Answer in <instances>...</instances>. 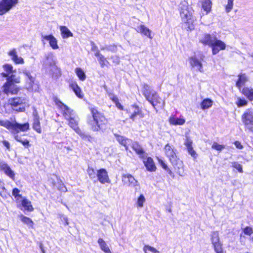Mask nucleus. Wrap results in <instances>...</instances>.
<instances>
[{
  "label": "nucleus",
  "mask_w": 253,
  "mask_h": 253,
  "mask_svg": "<svg viewBox=\"0 0 253 253\" xmlns=\"http://www.w3.org/2000/svg\"><path fill=\"white\" fill-rule=\"evenodd\" d=\"M57 187L58 190L62 192H66L67 189L62 181L60 180L57 184Z\"/></svg>",
  "instance_id": "obj_46"
},
{
  "label": "nucleus",
  "mask_w": 253,
  "mask_h": 253,
  "mask_svg": "<svg viewBox=\"0 0 253 253\" xmlns=\"http://www.w3.org/2000/svg\"><path fill=\"white\" fill-rule=\"evenodd\" d=\"M212 101L209 99H204L201 103V108L203 109H207L210 108L212 105Z\"/></svg>",
  "instance_id": "obj_41"
},
{
  "label": "nucleus",
  "mask_w": 253,
  "mask_h": 253,
  "mask_svg": "<svg viewBox=\"0 0 253 253\" xmlns=\"http://www.w3.org/2000/svg\"><path fill=\"white\" fill-rule=\"evenodd\" d=\"M234 144L236 146V148H237L238 149H241L243 148L242 145H241V143L239 141H235Z\"/></svg>",
  "instance_id": "obj_59"
},
{
  "label": "nucleus",
  "mask_w": 253,
  "mask_h": 253,
  "mask_svg": "<svg viewBox=\"0 0 253 253\" xmlns=\"http://www.w3.org/2000/svg\"><path fill=\"white\" fill-rule=\"evenodd\" d=\"M99 181L101 184L110 183V180L108 174V172L105 169H100L97 170L96 179L94 182Z\"/></svg>",
  "instance_id": "obj_11"
},
{
  "label": "nucleus",
  "mask_w": 253,
  "mask_h": 253,
  "mask_svg": "<svg viewBox=\"0 0 253 253\" xmlns=\"http://www.w3.org/2000/svg\"><path fill=\"white\" fill-rule=\"evenodd\" d=\"M98 243L101 249L105 253H112L109 247L107 246V244L103 239L99 238L98 240Z\"/></svg>",
  "instance_id": "obj_35"
},
{
  "label": "nucleus",
  "mask_w": 253,
  "mask_h": 253,
  "mask_svg": "<svg viewBox=\"0 0 253 253\" xmlns=\"http://www.w3.org/2000/svg\"><path fill=\"white\" fill-rule=\"evenodd\" d=\"M147 169L150 171H155L156 167L153 159L151 157L147 158L146 161H143Z\"/></svg>",
  "instance_id": "obj_28"
},
{
  "label": "nucleus",
  "mask_w": 253,
  "mask_h": 253,
  "mask_svg": "<svg viewBox=\"0 0 253 253\" xmlns=\"http://www.w3.org/2000/svg\"><path fill=\"white\" fill-rule=\"evenodd\" d=\"M212 3L210 0H204L202 2V7L207 12H209L211 9Z\"/></svg>",
  "instance_id": "obj_39"
},
{
  "label": "nucleus",
  "mask_w": 253,
  "mask_h": 253,
  "mask_svg": "<svg viewBox=\"0 0 253 253\" xmlns=\"http://www.w3.org/2000/svg\"><path fill=\"white\" fill-rule=\"evenodd\" d=\"M56 105L62 110L63 115L67 120L76 115L75 112L60 100L56 101Z\"/></svg>",
  "instance_id": "obj_12"
},
{
  "label": "nucleus",
  "mask_w": 253,
  "mask_h": 253,
  "mask_svg": "<svg viewBox=\"0 0 253 253\" xmlns=\"http://www.w3.org/2000/svg\"><path fill=\"white\" fill-rule=\"evenodd\" d=\"M8 55L11 57V59L16 64H24V59L21 57H19L17 55L15 49H13L8 52Z\"/></svg>",
  "instance_id": "obj_23"
},
{
  "label": "nucleus",
  "mask_w": 253,
  "mask_h": 253,
  "mask_svg": "<svg viewBox=\"0 0 253 253\" xmlns=\"http://www.w3.org/2000/svg\"><path fill=\"white\" fill-rule=\"evenodd\" d=\"M167 171H168V173L172 177V178H174V173L171 171V170L170 169H168Z\"/></svg>",
  "instance_id": "obj_63"
},
{
  "label": "nucleus",
  "mask_w": 253,
  "mask_h": 253,
  "mask_svg": "<svg viewBox=\"0 0 253 253\" xmlns=\"http://www.w3.org/2000/svg\"><path fill=\"white\" fill-rule=\"evenodd\" d=\"M8 103L16 111L23 112L26 106V99L24 97H16L8 99Z\"/></svg>",
  "instance_id": "obj_8"
},
{
  "label": "nucleus",
  "mask_w": 253,
  "mask_h": 253,
  "mask_svg": "<svg viewBox=\"0 0 253 253\" xmlns=\"http://www.w3.org/2000/svg\"><path fill=\"white\" fill-rule=\"evenodd\" d=\"M75 72L80 80L84 81L86 79V75L84 71L80 68H77Z\"/></svg>",
  "instance_id": "obj_38"
},
{
  "label": "nucleus",
  "mask_w": 253,
  "mask_h": 253,
  "mask_svg": "<svg viewBox=\"0 0 253 253\" xmlns=\"http://www.w3.org/2000/svg\"><path fill=\"white\" fill-rule=\"evenodd\" d=\"M63 38L65 39L69 37H73V33L66 26H61L60 28Z\"/></svg>",
  "instance_id": "obj_34"
},
{
  "label": "nucleus",
  "mask_w": 253,
  "mask_h": 253,
  "mask_svg": "<svg viewBox=\"0 0 253 253\" xmlns=\"http://www.w3.org/2000/svg\"><path fill=\"white\" fill-rule=\"evenodd\" d=\"M20 192V190L17 188H14L12 190V195L15 197L16 201L22 198V195L19 194Z\"/></svg>",
  "instance_id": "obj_45"
},
{
  "label": "nucleus",
  "mask_w": 253,
  "mask_h": 253,
  "mask_svg": "<svg viewBox=\"0 0 253 253\" xmlns=\"http://www.w3.org/2000/svg\"><path fill=\"white\" fill-rule=\"evenodd\" d=\"M90 111L92 117L88 118L87 123L91 130L94 132H104L107 129V119L95 108H91Z\"/></svg>",
  "instance_id": "obj_2"
},
{
  "label": "nucleus",
  "mask_w": 253,
  "mask_h": 253,
  "mask_svg": "<svg viewBox=\"0 0 253 253\" xmlns=\"http://www.w3.org/2000/svg\"><path fill=\"white\" fill-rule=\"evenodd\" d=\"M212 148L218 151H222L225 148V146L223 145H220L216 142H214L212 145Z\"/></svg>",
  "instance_id": "obj_51"
},
{
  "label": "nucleus",
  "mask_w": 253,
  "mask_h": 253,
  "mask_svg": "<svg viewBox=\"0 0 253 253\" xmlns=\"http://www.w3.org/2000/svg\"><path fill=\"white\" fill-rule=\"evenodd\" d=\"M19 0H1L0 1V15L9 11L18 3Z\"/></svg>",
  "instance_id": "obj_9"
},
{
  "label": "nucleus",
  "mask_w": 253,
  "mask_h": 253,
  "mask_svg": "<svg viewBox=\"0 0 253 253\" xmlns=\"http://www.w3.org/2000/svg\"><path fill=\"white\" fill-rule=\"evenodd\" d=\"M113 59V62L116 64H119L120 62L119 58L117 56H114L112 57Z\"/></svg>",
  "instance_id": "obj_58"
},
{
  "label": "nucleus",
  "mask_w": 253,
  "mask_h": 253,
  "mask_svg": "<svg viewBox=\"0 0 253 253\" xmlns=\"http://www.w3.org/2000/svg\"><path fill=\"white\" fill-rule=\"evenodd\" d=\"M49 73L53 78H58L61 75L60 70L56 64L48 67Z\"/></svg>",
  "instance_id": "obj_29"
},
{
  "label": "nucleus",
  "mask_w": 253,
  "mask_h": 253,
  "mask_svg": "<svg viewBox=\"0 0 253 253\" xmlns=\"http://www.w3.org/2000/svg\"><path fill=\"white\" fill-rule=\"evenodd\" d=\"M18 91L16 85L12 82L7 81L2 86V92L7 95L16 94Z\"/></svg>",
  "instance_id": "obj_13"
},
{
  "label": "nucleus",
  "mask_w": 253,
  "mask_h": 253,
  "mask_svg": "<svg viewBox=\"0 0 253 253\" xmlns=\"http://www.w3.org/2000/svg\"><path fill=\"white\" fill-rule=\"evenodd\" d=\"M25 76L26 87L28 90L36 91L38 88L36 83V74L31 67H26L22 70Z\"/></svg>",
  "instance_id": "obj_5"
},
{
  "label": "nucleus",
  "mask_w": 253,
  "mask_h": 253,
  "mask_svg": "<svg viewBox=\"0 0 253 253\" xmlns=\"http://www.w3.org/2000/svg\"><path fill=\"white\" fill-rule=\"evenodd\" d=\"M0 126L11 130L12 133L14 135L15 139L17 141L21 143L25 148H28L30 146L29 141L18 134V133L20 131H25L29 129V123H26L23 124H20L16 122L12 123L8 121L0 120Z\"/></svg>",
  "instance_id": "obj_1"
},
{
  "label": "nucleus",
  "mask_w": 253,
  "mask_h": 253,
  "mask_svg": "<svg viewBox=\"0 0 253 253\" xmlns=\"http://www.w3.org/2000/svg\"><path fill=\"white\" fill-rule=\"evenodd\" d=\"M236 104L239 107H241L247 105L248 102L244 99L239 98L238 99V101Z\"/></svg>",
  "instance_id": "obj_52"
},
{
  "label": "nucleus",
  "mask_w": 253,
  "mask_h": 253,
  "mask_svg": "<svg viewBox=\"0 0 253 253\" xmlns=\"http://www.w3.org/2000/svg\"><path fill=\"white\" fill-rule=\"evenodd\" d=\"M34 116V123L33 125V128L34 130H35L38 133L41 132V127L40 126V122L39 120V117L38 115L37 112L36 111L33 113Z\"/></svg>",
  "instance_id": "obj_27"
},
{
  "label": "nucleus",
  "mask_w": 253,
  "mask_h": 253,
  "mask_svg": "<svg viewBox=\"0 0 253 253\" xmlns=\"http://www.w3.org/2000/svg\"><path fill=\"white\" fill-rule=\"evenodd\" d=\"M192 141L189 139L188 138H187L184 144L187 149L189 154L191 155V156L194 158H196L197 157V154L196 152L195 151V150L193 149V147L192 146Z\"/></svg>",
  "instance_id": "obj_25"
},
{
  "label": "nucleus",
  "mask_w": 253,
  "mask_h": 253,
  "mask_svg": "<svg viewBox=\"0 0 253 253\" xmlns=\"http://www.w3.org/2000/svg\"><path fill=\"white\" fill-rule=\"evenodd\" d=\"M211 241L214 249H216L217 250L219 247L222 246V243L220 242L219 235L217 231L212 233Z\"/></svg>",
  "instance_id": "obj_21"
},
{
  "label": "nucleus",
  "mask_w": 253,
  "mask_h": 253,
  "mask_svg": "<svg viewBox=\"0 0 253 253\" xmlns=\"http://www.w3.org/2000/svg\"><path fill=\"white\" fill-rule=\"evenodd\" d=\"M244 233L247 235H251L253 233V229L252 227L247 226L243 230Z\"/></svg>",
  "instance_id": "obj_54"
},
{
  "label": "nucleus",
  "mask_w": 253,
  "mask_h": 253,
  "mask_svg": "<svg viewBox=\"0 0 253 253\" xmlns=\"http://www.w3.org/2000/svg\"><path fill=\"white\" fill-rule=\"evenodd\" d=\"M138 29L139 32L141 34L146 36L150 39L152 38V37L151 36V31L144 25H140L139 27H138Z\"/></svg>",
  "instance_id": "obj_36"
},
{
  "label": "nucleus",
  "mask_w": 253,
  "mask_h": 253,
  "mask_svg": "<svg viewBox=\"0 0 253 253\" xmlns=\"http://www.w3.org/2000/svg\"><path fill=\"white\" fill-rule=\"evenodd\" d=\"M142 94L146 99L156 109V107H163L165 104L164 100L158 95L149 85L144 84L142 87Z\"/></svg>",
  "instance_id": "obj_3"
},
{
  "label": "nucleus",
  "mask_w": 253,
  "mask_h": 253,
  "mask_svg": "<svg viewBox=\"0 0 253 253\" xmlns=\"http://www.w3.org/2000/svg\"><path fill=\"white\" fill-rule=\"evenodd\" d=\"M215 36H212L210 34L205 33L200 36L199 41L203 44L211 46L214 40H215Z\"/></svg>",
  "instance_id": "obj_17"
},
{
  "label": "nucleus",
  "mask_w": 253,
  "mask_h": 253,
  "mask_svg": "<svg viewBox=\"0 0 253 253\" xmlns=\"http://www.w3.org/2000/svg\"><path fill=\"white\" fill-rule=\"evenodd\" d=\"M146 249H148L149 251H150L154 253H158V251L155 248L152 247L151 246H148V245L145 246V247L144 248V251L145 252H146Z\"/></svg>",
  "instance_id": "obj_55"
},
{
  "label": "nucleus",
  "mask_w": 253,
  "mask_h": 253,
  "mask_svg": "<svg viewBox=\"0 0 253 253\" xmlns=\"http://www.w3.org/2000/svg\"><path fill=\"white\" fill-rule=\"evenodd\" d=\"M101 49L102 50L106 49L108 51H111L112 52H115L117 51V47L116 45L113 44V45H110L106 46L105 47H102V48H101Z\"/></svg>",
  "instance_id": "obj_50"
},
{
  "label": "nucleus",
  "mask_w": 253,
  "mask_h": 253,
  "mask_svg": "<svg viewBox=\"0 0 253 253\" xmlns=\"http://www.w3.org/2000/svg\"><path fill=\"white\" fill-rule=\"evenodd\" d=\"M166 156L169 158V160L173 165L174 168L178 169L179 170L182 168V162L177 158L176 155V150L173 146L170 145L169 144H167L164 148Z\"/></svg>",
  "instance_id": "obj_6"
},
{
  "label": "nucleus",
  "mask_w": 253,
  "mask_h": 253,
  "mask_svg": "<svg viewBox=\"0 0 253 253\" xmlns=\"http://www.w3.org/2000/svg\"><path fill=\"white\" fill-rule=\"evenodd\" d=\"M20 220L24 223L26 224L31 227H33V222L30 218L25 216L21 214L20 216Z\"/></svg>",
  "instance_id": "obj_40"
},
{
  "label": "nucleus",
  "mask_w": 253,
  "mask_h": 253,
  "mask_svg": "<svg viewBox=\"0 0 253 253\" xmlns=\"http://www.w3.org/2000/svg\"><path fill=\"white\" fill-rule=\"evenodd\" d=\"M0 169L11 179H14L15 173L8 165L3 161H0Z\"/></svg>",
  "instance_id": "obj_19"
},
{
  "label": "nucleus",
  "mask_w": 253,
  "mask_h": 253,
  "mask_svg": "<svg viewBox=\"0 0 253 253\" xmlns=\"http://www.w3.org/2000/svg\"><path fill=\"white\" fill-rule=\"evenodd\" d=\"M114 136L116 137L118 142L124 146L126 150H127L128 147L127 145H130L131 143V140L128 139L125 136L120 135L118 134H114Z\"/></svg>",
  "instance_id": "obj_22"
},
{
  "label": "nucleus",
  "mask_w": 253,
  "mask_h": 253,
  "mask_svg": "<svg viewBox=\"0 0 253 253\" xmlns=\"http://www.w3.org/2000/svg\"><path fill=\"white\" fill-rule=\"evenodd\" d=\"M169 122L170 124L172 125H183L185 121L183 119L176 118L174 117H170L169 119Z\"/></svg>",
  "instance_id": "obj_37"
},
{
  "label": "nucleus",
  "mask_w": 253,
  "mask_h": 253,
  "mask_svg": "<svg viewBox=\"0 0 253 253\" xmlns=\"http://www.w3.org/2000/svg\"><path fill=\"white\" fill-rule=\"evenodd\" d=\"M70 87L73 89L76 95L80 98H82L84 95L81 89L76 83H73L70 84Z\"/></svg>",
  "instance_id": "obj_31"
},
{
  "label": "nucleus",
  "mask_w": 253,
  "mask_h": 253,
  "mask_svg": "<svg viewBox=\"0 0 253 253\" xmlns=\"http://www.w3.org/2000/svg\"><path fill=\"white\" fill-rule=\"evenodd\" d=\"M205 56L203 54L194 55L189 58V63L192 68L195 69L197 71L204 72L202 61H204Z\"/></svg>",
  "instance_id": "obj_7"
},
{
  "label": "nucleus",
  "mask_w": 253,
  "mask_h": 253,
  "mask_svg": "<svg viewBox=\"0 0 253 253\" xmlns=\"http://www.w3.org/2000/svg\"><path fill=\"white\" fill-rule=\"evenodd\" d=\"M116 106L119 108L120 109V110H123V106L120 103H119V102H117L116 104Z\"/></svg>",
  "instance_id": "obj_64"
},
{
  "label": "nucleus",
  "mask_w": 253,
  "mask_h": 253,
  "mask_svg": "<svg viewBox=\"0 0 253 253\" xmlns=\"http://www.w3.org/2000/svg\"><path fill=\"white\" fill-rule=\"evenodd\" d=\"M238 80L236 82V86L240 89L241 87L244 85L246 82L248 81V78L245 74H240L238 76Z\"/></svg>",
  "instance_id": "obj_24"
},
{
  "label": "nucleus",
  "mask_w": 253,
  "mask_h": 253,
  "mask_svg": "<svg viewBox=\"0 0 253 253\" xmlns=\"http://www.w3.org/2000/svg\"><path fill=\"white\" fill-rule=\"evenodd\" d=\"M242 118L245 126L253 131V110H247L242 115Z\"/></svg>",
  "instance_id": "obj_10"
},
{
  "label": "nucleus",
  "mask_w": 253,
  "mask_h": 253,
  "mask_svg": "<svg viewBox=\"0 0 253 253\" xmlns=\"http://www.w3.org/2000/svg\"><path fill=\"white\" fill-rule=\"evenodd\" d=\"M132 108L134 109V111L132 114L130 116V118L133 121H134L135 119V117L139 114L141 111L139 109V107L136 105L132 106Z\"/></svg>",
  "instance_id": "obj_43"
},
{
  "label": "nucleus",
  "mask_w": 253,
  "mask_h": 253,
  "mask_svg": "<svg viewBox=\"0 0 253 253\" xmlns=\"http://www.w3.org/2000/svg\"><path fill=\"white\" fill-rule=\"evenodd\" d=\"M231 164L232 167L238 170L239 172L242 173L243 172L242 166L241 164L236 162H232Z\"/></svg>",
  "instance_id": "obj_47"
},
{
  "label": "nucleus",
  "mask_w": 253,
  "mask_h": 253,
  "mask_svg": "<svg viewBox=\"0 0 253 253\" xmlns=\"http://www.w3.org/2000/svg\"><path fill=\"white\" fill-rule=\"evenodd\" d=\"M234 0H228V4L226 6V11L227 12H229L233 8Z\"/></svg>",
  "instance_id": "obj_53"
},
{
  "label": "nucleus",
  "mask_w": 253,
  "mask_h": 253,
  "mask_svg": "<svg viewBox=\"0 0 253 253\" xmlns=\"http://www.w3.org/2000/svg\"><path fill=\"white\" fill-rule=\"evenodd\" d=\"M214 250L216 253H225V252L223 251L222 246L219 247L217 250L216 249H214Z\"/></svg>",
  "instance_id": "obj_60"
},
{
  "label": "nucleus",
  "mask_w": 253,
  "mask_h": 253,
  "mask_svg": "<svg viewBox=\"0 0 253 253\" xmlns=\"http://www.w3.org/2000/svg\"><path fill=\"white\" fill-rule=\"evenodd\" d=\"M3 69L6 72L5 74L8 75L15 72L13 70L12 66L10 64H5L3 65Z\"/></svg>",
  "instance_id": "obj_44"
},
{
  "label": "nucleus",
  "mask_w": 253,
  "mask_h": 253,
  "mask_svg": "<svg viewBox=\"0 0 253 253\" xmlns=\"http://www.w3.org/2000/svg\"><path fill=\"white\" fill-rule=\"evenodd\" d=\"M3 145L4 146H5L7 148V149H9V148H10V144H9V143L8 141H7L6 140H4L3 141Z\"/></svg>",
  "instance_id": "obj_62"
},
{
  "label": "nucleus",
  "mask_w": 253,
  "mask_h": 253,
  "mask_svg": "<svg viewBox=\"0 0 253 253\" xmlns=\"http://www.w3.org/2000/svg\"><path fill=\"white\" fill-rule=\"evenodd\" d=\"M98 60L102 68L106 66V63H108V62L103 55L98 58Z\"/></svg>",
  "instance_id": "obj_48"
},
{
  "label": "nucleus",
  "mask_w": 253,
  "mask_h": 253,
  "mask_svg": "<svg viewBox=\"0 0 253 253\" xmlns=\"http://www.w3.org/2000/svg\"><path fill=\"white\" fill-rule=\"evenodd\" d=\"M21 204L26 211H32L34 210L31 202L26 198H23L22 199Z\"/></svg>",
  "instance_id": "obj_33"
},
{
  "label": "nucleus",
  "mask_w": 253,
  "mask_h": 253,
  "mask_svg": "<svg viewBox=\"0 0 253 253\" xmlns=\"http://www.w3.org/2000/svg\"><path fill=\"white\" fill-rule=\"evenodd\" d=\"M39 247L41 250L42 253H45V251L44 249L43 245L42 242L39 243Z\"/></svg>",
  "instance_id": "obj_61"
},
{
  "label": "nucleus",
  "mask_w": 253,
  "mask_h": 253,
  "mask_svg": "<svg viewBox=\"0 0 253 253\" xmlns=\"http://www.w3.org/2000/svg\"><path fill=\"white\" fill-rule=\"evenodd\" d=\"M131 147L135 152L139 155L140 157L143 158L144 156L145 152L143 148L137 142H132L130 143Z\"/></svg>",
  "instance_id": "obj_26"
},
{
  "label": "nucleus",
  "mask_w": 253,
  "mask_h": 253,
  "mask_svg": "<svg viewBox=\"0 0 253 253\" xmlns=\"http://www.w3.org/2000/svg\"><path fill=\"white\" fill-rule=\"evenodd\" d=\"M67 120L69 121V126L72 128L76 133L82 136L84 135V133L78 126L79 119L76 115Z\"/></svg>",
  "instance_id": "obj_14"
},
{
  "label": "nucleus",
  "mask_w": 253,
  "mask_h": 253,
  "mask_svg": "<svg viewBox=\"0 0 253 253\" xmlns=\"http://www.w3.org/2000/svg\"><path fill=\"white\" fill-rule=\"evenodd\" d=\"M87 171L89 178L94 181L96 179L97 171L96 172L92 168L89 167L88 168Z\"/></svg>",
  "instance_id": "obj_42"
},
{
  "label": "nucleus",
  "mask_w": 253,
  "mask_h": 253,
  "mask_svg": "<svg viewBox=\"0 0 253 253\" xmlns=\"http://www.w3.org/2000/svg\"><path fill=\"white\" fill-rule=\"evenodd\" d=\"M242 93L250 101H253V88L250 87H245L242 90Z\"/></svg>",
  "instance_id": "obj_30"
},
{
  "label": "nucleus",
  "mask_w": 253,
  "mask_h": 253,
  "mask_svg": "<svg viewBox=\"0 0 253 253\" xmlns=\"http://www.w3.org/2000/svg\"><path fill=\"white\" fill-rule=\"evenodd\" d=\"M60 218L62 221L64 222L66 225L69 224L68 219L67 217L63 214L60 215Z\"/></svg>",
  "instance_id": "obj_56"
},
{
  "label": "nucleus",
  "mask_w": 253,
  "mask_h": 253,
  "mask_svg": "<svg viewBox=\"0 0 253 253\" xmlns=\"http://www.w3.org/2000/svg\"><path fill=\"white\" fill-rule=\"evenodd\" d=\"M56 64L55 57L53 53L48 52L45 54V59L43 61V65L46 69L48 67Z\"/></svg>",
  "instance_id": "obj_18"
},
{
  "label": "nucleus",
  "mask_w": 253,
  "mask_h": 253,
  "mask_svg": "<svg viewBox=\"0 0 253 253\" xmlns=\"http://www.w3.org/2000/svg\"><path fill=\"white\" fill-rule=\"evenodd\" d=\"M122 181L125 185L128 186L135 187L137 185V181L130 174H125L122 175Z\"/></svg>",
  "instance_id": "obj_16"
},
{
  "label": "nucleus",
  "mask_w": 253,
  "mask_h": 253,
  "mask_svg": "<svg viewBox=\"0 0 253 253\" xmlns=\"http://www.w3.org/2000/svg\"><path fill=\"white\" fill-rule=\"evenodd\" d=\"M2 75L4 77L7 78V81L12 82V83H19L20 82V78L19 77H16V75L12 73L10 75H7L4 73H2Z\"/></svg>",
  "instance_id": "obj_32"
},
{
  "label": "nucleus",
  "mask_w": 253,
  "mask_h": 253,
  "mask_svg": "<svg viewBox=\"0 0 253 253\" xmlns=\"http://www.w3.org/2000/svg\"><path fill=\"white\" fill-rule=\"evenodd\" d=\"M211 47H212V52L213 55L217 54L220 50H224L226 48V44L221 40H217L215 38L212 45Z\"/></svg>",
  "instance_id": "obj_15"
},
{
  "label": "nucleus",
  "mask_w": 253,
  "mask_h": 253,
  "mask_svg": "<svg viewBox=\"0 0 253 253\" xmlns=\"http://www.w3.org/2000/svg\"><path fill=\"white\" fill-rule=\"evenodd\" d=\"M42 37L43 39L49 42L50 46L52 47V49H57L59 48V46L57 44V40L52 35H42Z\"/></svg>",
  "instance_id": "obj_20"
},
{
  "label": "nucleus",
  "mask_w": 253,
  "mask_h": 253,
  "mask_svg": "<svg viewBox=\"0 0 253 253\" xmlns=\"http://www.w3.org/2000/svg\"><path fill=\"white\" fill-rule=\"evenodd\" d=\"M159 164L161 165L162 167L165 170H167L169 168L167 165L164 163V162L161 159H158Z\"/></svg>",
  "instance_id": "obj_57"
},
{
  "label": "nucleus",
  "mask_w": 253,
  "mask_h": 253,
  "mask_svg": "<svg viewBox=\"0 0 253 253\" xmlns=\"http://www.w3.org/2000/svg\"><path fill=\"white\" fill-rule=\"evenodd\" d=\"M180 14L182 21L185 23L184 28L187 30L191 31L194 29V19L192 12L186 1L181 2L180 5Z\"/></svg>",
  "instance_id": "obj_4"
},
{
  "label": "nucleus",
  "mask_w": 253,
  "mask_h": 253,
  "mask_svg": "<svg viewBox=\"0 0 253 253\" xmlns=\"http://www.w3.org/2000/svg\"><path fill=\"white\" fill-rule=\"evenodd\" d=\"M145 201V198L143 195L141 194L138 198L137 204L138 207L141 208L143 206V203Z\"/></svg>",
  "instance_id": "obj_49"
}]
</instances>
